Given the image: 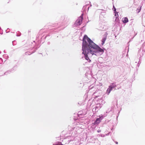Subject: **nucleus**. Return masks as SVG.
Returning a JSON list of instances; mask_svg holds the SVG:
<instances>
[{"mask_svg":"<svg viewBox=\"0 0 145 145\" xmlns=\"http://www.w3.org/2000/svg\"><path fill=\"white\" fill-rule=\"evenodd\" d=\"M82 54L84 58L88 62L90 63L91 60L88 56L89 54L92 56H97L102 54L104 52L105 48H101L99 45L95 43L86 35H85L82 39Z\"/></svg>","mask_w":145,"mask_h":145,"instance_id":"f257e3e1","label":"nucleus"},{"mask_svg":"<svg viewBox=\"0 0 145 145\" xmlns=\"http://www.w3.org/2000/svg\"><path fill=\"white\" fill-rule=\"evenodd\" d=\"M117 85L116 82L111 83H110V85L108 86V88L106 91V93L108 95H109L111 91L114 89V90H116L117 89H119L121 88V87L116 88Z\"/></svg>","mask_w":145,"mask_h":145,"instance_id":"f03ea898","label":"nucleus"},{"mask_svg":"<svg viewBox=\"0 0 145 145\" xmlns=\"http://www.w3.org/2000/svg\"><path fill=\"white\" fill-rule=\"evenodd\" d=\"M82 24V16L79 17L76 20L74 25L75 26L78 27Z\"/></svg>","mask_w":145,"mask_h":145,"instance_id":"7ed1b4c3","label":"nucleus"},{"mask_svg":"<svg viewBox=\"0 0 145 145\" xmlns=\"http://www.w3.org/2000/svg\"><path fill=\"white\" fill-rule=\"evenodd\" d=\"M102 107V105L100 103H97L96 104V106L95 107V111L97 112Z\"/></svg>","mask_w":145,"mask_h":145,"instance_id":"20e7f679","label":"nucleus"},{"mask_svg":"<svg viewBox=\"0 0 145 145\" xmlns=\"http://www.w3.org/2000/svg\"><path fill=\"white\" fill-rule=\"evenodd\" d=\"M101 120L99 118H97L96 120L93 122L94 125H98L101 121Z\"/></svg>","mask_w":145,"mask_h":145,"instance_id":"39448f33","label":"nucleus"},{"mask_svg":"<svg viewBox=\"0 0 145 145\" xmlns=\"http://www.w3.org/2000/svg\"><path fill=\"white\" fill-rule=\"evenodd\" d=\"M122 22L124 24H126L128 22V20L127 17L123 18L122 20Z\"/></svg>","mask_w":145,"mask_h":145,"instance_id":"423d86ee","label":"nucleus"},{"mask_svg":"<svg viewBox=\"0 0 145 145\" xmlns=\"http://www.w3.org/2000/svg\"><path fill=\"white\" fill-rule=\"evenodd\" d=\"M106 116V114H104V115L101 114L99 116V118L101 120L104 118V117Z\"/></svg>","mask_w":145,"mask_h":145,"instance_id":"0eeeda50","label":"nucleus"},{"mask_svg":"<svg viewBox=\"0 0 145 145\" xmlns=\"http://www.w3.org/2000/svg\"><path fill=\"white\" fill-rule=\"evenodd\" d=\"M106 39V38L105 37H104L103 38L102 40V43L101 44L103 45L105 43V42Z\"/></svg>","mask_w":145,"mask_h":145,"instance_id":"6e6552de","label":"nucleus"},{"mask_svg":"<svg viewBox=\"0 0 145 145\" xmlns=\"http://www.w3.org/2000/svg\"><path fill=\"white\" fill-rule=\"evenodd\" d=\"M89 8V6H88V5H86L85 6H83V7L82 8V9H84V8H85V9H86V8L87 10V9L88 10Z\"/></svg>","mask_w":145,"mask_h":145,"instance_id":"1a4fd4ad","label":"nucleus"},{"mask_svg":"<svg viewBox=\"0 0 145 145\" xmlns=\"http://www.w3.org/2000/svg\"><path fill=\"white\" fill-rule=\"evenodd\" d=\"M115 21L116 22V23H119L120 22V21L119 20V18L118 17H116V19H115Z\"/></svg>","mask_w":145,"mask_h":145,"instance_id":"9d476101","label":"nucleus"},{"mask_svg":"<svg viewBox=\"0 0 145 145\" xmlns=\"http://www.w3.org/2000/svg\"><path fill=\"white\" fill-rule=\"evenodd\" d=\"M112 9L113 11H114V13L116 12V9L114 5H113V8Z\"/></svg>","mask_w":145,"mask_h":145,"instance_id":"9b49d317","label":"nucleus"},{"mask_svg":"<svg viewBox=\"0 0 145 145\" xmlns=\"http://www.w3.org/2000/svg\"><path fill=\"white\" fill-rule=\"evenodd\" d=\"M85 25H85L84 26L82 27V33L83 32H84L85 31L86 29L85 28Z\"/></svg>","mask_w":145,"mask_h":145,"instance_id":"f8f14e48","label":"nucleus"},{"mask_svg":"<svg viewBox=\"0 0 145 145\" xmlns=\"http://www.w3.org/2000/svg\"><path fill=\"white\" fill-rule=\"evenodd\" d=\"M115 14L114 16L116 17H118V12H116L114 13Z\"/></svg>","mask_w":145,"mask_h":145,"instance_id":"ddd939ff","label":"nucleus"},{"mask_svg":"<svg viewBox=\"0 0 145 145\" xmlns=\"http://www.w3.org/2000/svg\"><path fill=\"white\" fill-rule=\"evenodd\" d=\"M141 7H140V8H137V10H138V13H139L140 12L141 10Z\"/></svg>","mask_w":145,"mask_h":145,"instance_id":"4468645a","label":"nucleus"},{"mask_svg":"<svg viewBox=\"0 0 145 145\" xmlns=\"http://www.w3.org/2000/svg\"><path fill=\"white\" fill-rule=\"evenodd\" d=\"M82 24L83 23V19H84V18H83L84 14L82 12Z\"/></svg>","mask_w":145,"mask_h":145,"instance_id":"2eb2a0df","label":"nucleus"},{"mask_svg":"<svg viewBox=\"0 0 145 145\" xmlns=\"http://www.w3.org/2000/svg\"><path fill=\"white\" fill-rule=\"evenodd\" d=\"M93 112H96V111H95V107L94 108H93Z\"/></svg>","mask_w":145,"mask_h":145,"instance_id":"dca6fc26","label":"nucleus"},{"mask_svg":"<svg viewBox=\"0 0 145 145\" xmlns=\"http://www.w3.org/2000/svg\"><path fill=\"white\" fill-rule=\"evenodd\" d=\"M97 132L98 133H100L101 132V130L100 129H98L97 130Z\"/></svg>","mask_w":145,"mask_h":145,"instance_id":"f3484780","label":"nucleus"},{"mask_svg":"<svg viewBox=\"0 0 145 145\" xmlns=\"http://www.w3.org/2000/svg\"><path fill=\"white\" fill-rule=\"evenodd\" d=\"M101 136L103 137H104L105 136V135H101Z\"/></svg>","mask_w":145,"mask_h":145,"instance_id":"a211bd4d","label":"nucleus"},{"mask_svg":"<svg viewBox=\"0 0 145 145\" xmlns=\"http://www.w3.org/2000/svg\"><path fill=\"white\" fill-rule=\"evenodd\" d=\"M137 66L138 67H139L140 66V64L139 63V62H138V63L137 64Z\"/></svg>","mask_w":145,"mask_h":145,"instance_id":"6ab92c4d","label":"nucleus"},{"mask_svg":"<svg viewBox=\"0 0 145 145\" xmlns=\"http://www.w3.org/2000/svg\"><path fill=\"white\" fill-rule=\"evenodd\" d=\"M115 142L116 144H118V142L115 141Z\"/></svg>","mask_w":145,"mask_h":145,"instance_id":"aec40b11","label":"nucleus"},{"mask_svg":"<svg viewBox=\"0 0 145 145\" xmlns=\"http://www.w3.org/2000/svg\"><path fill=\"white\" fill-rule=\"evenodd\" d=\"M101 10H103V11H104V12H105V10H103V9H101ZM103 13H105V12H103Z\"/></svg>","mask_w":145,"mask_h":145,"instance_id":"412c9836","label":"nucleus"},{"mask_svg":"<svg viewBox=\"0 0 145 145\" xmlns=\"http://www.w3.org/2000/svg\"><path fill=\"white\" fill-rule=\"evenodd\" d=\"M111 111V108H110V111H109V112H110V111Z\"/></svg>","mask_w":145,"mask_h":145,"instance_id":"4be33fe9","label":"nucleus"},{"mask_svg":"<svg viewBox=\"0 0 145 145\" xmlns=\"http://www.w3.org/2000/svg\"><path fill=\"white\" fill-rule=\"evenodd\" d=\"M109 112H106V113H108Z\"/></svg>","mask_w":145,"mask_h":145,"instance_id":"5701e85b","label":"nucleus"},{"mask_svg":"<svg viewBox=\"0 0 145 145\" xmlns=\"http://www.w3.org/2000/svg\"><path fill=\"white\" fill-rule=\"evenodd\" d=\"M137 33H136V34L134 36V37H135V35H137Z\"/></svg>","mask_w":145,"mask_h":145,"instance_id":"b1692460","label":"nucleus"},{"mask_svg":"<svg viewBox=\"0 0 145 145\" xmlns=\"http://www.w3.org/2000/svg\"><path fill=\"white\" fill-rule=\"evenodd\" d=\"M108 134H106V135H108Z\"/></svg>","mask_w":145,"mask_h":145,"instance_id":"393cba45","label":"nucleus"},{"mask_svg":"<svg viewBox=\"0 0 145 145\" xmlns=\"http://www.w3.org/2000/svg\"><path fill=\"white\" fill-rule=\"evenodd\" d=\"M83 115V113H82V116Z\"/></svg>","mask_w":145,"mask_h":145,"instance_id":"a878e982","label":"nucleus"}]
</instances>
